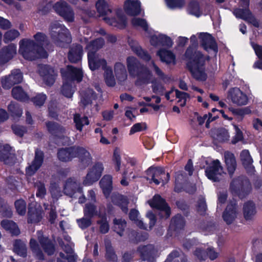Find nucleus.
I'll return each instance as SVG.
<instances>
[{"instance_id":"4be33fe9","label":"nucleus","mask_w":262,"mask_h":262,"mask_svg":"<svg viewBox=\"0 0 262 262\" xmlns=\"http://www.w3.org/2000/svg\"><path fill=\"white\" fill-rule=\"evenodd\" d=\"M88 60L90 70L94 71L102 68H106L107 62L105 59L99 57L98 54H88Z\"/></svg>"},{"instance_id":"e2e57ef3","label":"nucleus","mask_w":262,"mask_h":262,"mask_svg":"<svg viewBox=\"0 0 262 262\" xmlns=\"http://www.w3.org/2000/svg\"><path fill=\"white\" fill-rule=\"evenodd\" d=\"M69 82L66 81L63 83L61 88V93L65 97L70 98L73 97L74 91L72 90V84Z\"/></svg>"},{"instance_id":"4468645a","label":"nucleus","mask_w":262,"mask_h":262,"mask_svg":"<svg viewBox=\"0 0 262 262\" xmlns=\"http://www.w3.org/2000/svg\"><path fill=\"white\" fill-rule=\"evenodd\" d=\"M237 214V203L235 200L233 199L228 202L223 213L222 217L227 225H230L236 217Z\"/></svg>"},{"instance_id":"2eb2a0df","label":"nucleus","mask_w":262,"mask_h":262,"mask_svg":"<svg viewBox=\"0 0 262 262\" xmlns=\"http://www.w3.org/2000/svg\"><path fill=\"white\" fill-rule=\"evenodd\" d=\"M201 46L206 51L212 50L215 53L218 52V46L214 38L210 34L202 32L199 35Z\"/></svg>"},{"instance_id":"72a5a7b5","label":"nucleus","mask_w":262,"mask_h":262,"mask_svg":"<svg viewBox=\"0 0 262 262\" xmlns=\"http://www.w3.org/2000/svg\"><path fill=\"white\" fill-rule=\"evenodd\" d=\"M225 162L228 172L230 176H232L236 168V162L234 154L229 151L224 153Z\"/></svg>"},{"instance_id":"473e14b6","label":"nucleus","mask_w":262,"mask_h":262,"mask_svg":"<svg viewBox=\"0 0 262 262\" xmlns=\"http://www.w3.org/2000/svg\"><path fill=\"white\" fill-rule=\"evenodd\" d=\"M157 55L158 56L160 60L163 62H165L167 64L172 63L175 64L176 63V55L170 50L162 48L158 51Z\"/></svg>"},{"instance_id":"412c9836","label":"nucleus","mask_w":262,"mask_h":262,"mask_svg":"<svg viewBox=\"0 0 262 262\" xmlns=\"http://www.w3.org/2000/svg\"><path fill=\"white\" fill-rule=\"evenodd\" d=\"M16 53V46L10 43L0 50V64H4L13 58Z\"/></svg>"},{"instance_id":"20e7f679","label":"nucleus","mask_w":262,"mask_h":262,"mask_svg":"<svg viewBox=\"0 0 262 262\" xmlns=\"http://www.w3.org/2000/svg\"><path fill=\"white\" fill-rule=\"evenodd\" d=\"M50 35L53 43L57 47L64 48L72 42V36L68 29L59 23H52Z\"/></svg>"},{"instance_id":"bb28decb","label":"nucleus","mask_w":262,"mask_h":262,"mask_svg":"<svg viewBox=\"0 0 262 262\" xmlns=\"http://www.w3.org/2000/svg\"><path fill=\"white\" fill-rule=\"evenodd\" d=\"M42 213L41 209L37 208L29 204L27 213L28 223L35 224L40 222L42 219Z\"/></svg>"},{"instance_id":"37998d69","label":"nucleus","mask_w":262,"mask_h":262,"mask_svg":"<svg viewBox=\"0 0 262 262\" xmlns=\"http://www.w3.org/2000/svg\"><path fill=\"white\" fill-rule=\"evenodd\" d=\"M188 11L189 13L199 17L203 15V10L200 8L199 3L196 0H191L188 5Z\"/></svg>"},{"instance_id":"0e129e2a","label":"nucleus","mask_w":262,"mask_h":262,"mask_svg":"<svg viewBox=\"0 0 262 262\" xmlns=\"http://www.w3.org/2000/svg\"><path fill=\"white\" fill-rule=\"evenodd\" d=\"M47 99L45 94H38L35 96L31 99V101L33 102L35 106L40 107L43 105Z\"/></svg>"},{"instance_id":"a18cd8bd","label":"nucleus","mask_w":262,"mask_h":262,"mask_svg":"<svg viewBox=\"0 0 262 262\" xmlns=\"http://www.w3.org/2000/svg\"><path fill=\"white\" fill-rule=\"evenodd\" d=\"M114 72L116 77L119 80H124L127 77L125 67L121 62H116L115 64Z\"/></svg>"},{"instance_id":"8fccbe9b","label":"nucleus","mask_w":262,"mask_h":262,"mask_svg":"<svg viewBox=\"0 0 262 262\" xmlns=\"http://www.w3.org/2000/svg\"><path fill=\"white\" fill-rule=\"evenodd\" d=\"M105 259L110 262H117L118 257L111 244L105 246Z\"/></svg>"},{"instance_id":"a211bd4d","label":"nucleus","mask_w":262,"mask_h":262,"mask_svg":"<svg viewBox=\"0 0 262 262\" xmlns=\"http://www.w3.org/2000/svg\"><path fill=\"white\" fill-rule=\"evenodd\" d=\"M63 192L66 195L72 198H76L75 194L78 192L82 194V188L73 179L68 178L64 185Z\"/></svg>"},{"instance_id":"b1692460","label":"nucleus","mask_w":262,"mask_h":262,"mask_svg":"<svg viewBox=\"0 0 262 262\" xmlns=\"http://www.w3.org/2000/svg\"><path fill=\"white\" fill-rule=\"evenodd\" d=\"M126 63L129 74L134 77H136V75L145 67L134 56L128 57L126 59Z\"/></svg>"},{"instance_id":"864d4df0","label":"nucleus","mask_w":262,"mask_h":262,"mask_svg":"<svg viewBox=\"0 0 262 262\" xmlns=\"http://www.w3.org/2000/svg\"><path fill=\"white\" fill-rule=\"evenodd\" d=\"M196 209L200 215H205L207 210V205L205 198L201 196L199 198L196 205Z\"/></svg>"},{"instance_id":"c85d7f7f","label":"nucleus","mask_w":262,"mask_h":262,"mask_svg":"<svg viewBox=\"0 0 262 262\" xmlns=\"http://www.w3.org/2000/svg\"><path fill=\"white\" fill-rule=\"evenodd\" d=\"M38 242L44 252L49 256L54 254L55 251V246L54 242L48 236L43 235L38 236Z\"/></svg>"},{"instance_id":"49530a36","label":"nucleus","mask_w":262,"mask_h":262,"mask_svg":"<svg viewBox=\"0 0 262 262\" xmlns=\"http://www.w3.org/2000/svg\"><path fill=\"white\" fill-rule=\"evenodd\" d=\"M113 224H114V231L120 236H123L125 228L126 226V222L121 219L115 218L113 220Z\"/></svg>"},{"instance_id":"aec40b11","label":"nucleus","mask_w":262,"mask_h":262,"mask_svg":"<svg viewBox=\"0 0 262 262\" xmlns=\"http://www.w3.org/2000/svg\"><path fill=\"white\" fill-rule=\"evenodd\" d=\"M82 39L87 43L85 49L88 51V54H98L97 52L103 47L105 43L104 39L102 37L96 38L89 42L88 38L84 37L80 40L81 43L83 42Z\"/></svg>"},{"instance_id":"13d9d810","label":"nucleus","mask_w":262,"mask_h":262,"mask_svg":"<svg viewBox=\"0 0 262 262\" xmlns=\"http://www.w3.org/2000/svg\"><path fill=\"white\" fill-rule=\"evenodd\" d=\"M104 76L105 82L108 86L113 87L115 85L116 80L112 69H106Z\"/></svg>"},{"instance_id":"6e6552de","label":"nucleus","mask_w":262,"mask_h":262,"mask_svg":"<svg viewBox=\"0 0 262 262\" xmlns=\"http://www.w3.org/2000/svg\"><path fill=\"white\" fill-rule=\"evenodd\" d=\"M61 74L62 78L66 81L70 82L74 81L80 82L82 80L83 77L82 69L71 65L68 66L66 70H61Z\"/></svg>"},{"instance_id":"f257e3e1","label":"nucleus","mask_w":262,"mask_h":262,"mask_svg":"<svg viewBox=\"0 0 262 262\" xmlns=\"http://www.w3.org/2000/svg\"><path fill=\"white\" fill-rule=\"evenodd\" d=\"M190 45L186 50L184 56L187 59L186 67L192 77L197 81H205L207 79V74L205 71L206 60L210 57L205 56L201 51L194 50L198 46V39L195 35L190 37Z\"/></svg>"},{"instance_id":"4c0bfd02","label":"nucleus","mask_w":262,"mask_h":262,"mask_svg":"<svg viewBox=\"0 0 262 262\" xmlns=\"http://www.w3.org/2000/svg\"><path fill=\"white\" fill-rule=\"evenodd\" d=\"M256 213V207L254 202L249 201L244 203L243 214L246 220H251Z\"/></svg>"},{"instance_id":"6e6d98bb","label":"nucleus","mask_w":262,"mask_h":262,"mask_svg":"<svg viewBox=\"0 0 262 262\" xmlns=\"http://www.w3.org/2000/svg\"><path fill=\"white\" fill-rule=\"evenodd\" d=\"M19 35L20 33L17 30L10 29L4 34L3 41L5 43H8L9 42L14 40Z\"/></svg>"},{"instance_id":"39448f33","label":"nucleus","mask_w":262,"mask_h":262,"mask_svg":"<svg viewBox=\"0 0 262 262\" xmlns=\"http://www.w3.org/2000/svg\"><path fill=\"white\" fill-rule=\"evenodd\" d=\"M230 190L233 195L242 199L249 194L251 186L248 179L238 177L232 180L230 184Z\"/></svg>"},{"instance_id":"7ed1b4c3","label":"nucleus","mask_w":262,"mask_h":262,"mask_svg":"<svg viewBox=\"0 0 262 262\" xmlns=\"http://www.w3.org/2000/svg\"><path fill=\"white\" fill-rule=\"evenodd\" d=\"M57 157L62 162H68L77 158L84 167H88L92 161L90 152L85 148L76 145L58 148Z\"/></svg>"},{"instance_id":"0eeeda50","label":"nucleus","mask_w":262,"mask_h":262,"mask_svg":"<svg viewBox=\"0 0 262 262\" xmlns=\"http://www.w3.org/2000/svg\"><path fill=\"white\" fill-rule=\"evenodd\" d=\"M148 203L152 209L158 210L161 212H164L165 214L162 217L167 219L170 217L171 213V208L165 199L160 194H155L151 200L148 201Z\"/></svg>"},{"instance_id":"ea45409f","label":"nucleus","mask_w":262,"mask_h":262,"mask_svg":"<svg viewBox=\"0 0 262 262\" xmlns=\"http://www.w3.org/2000/svg\"><path fill=\"white\" fill-rule=\"evenodd\" d=\"M137 251L140 254L141 258L146 261L154 257V249L151 245L140 246L138 247Z\"/></svg>"},{"instance_id":"393cba45","label":"nucleus","mask_w":262,"mask_h":262,"mask_svg":"<svg viewBox=\"0 0 262 262\" xmlns=\"http://www.w3.org/2000/svg\"><path fill=\"white\" fill-rule=\"evenodd\" d=\"M83 52V47L81 45H73L68 53V60L71 63H78L82 59Z\"/></svg>"},{"instance_id":"423d86ee","label":"nucleus","mask_w":262,"mask_h":262,"mask_svg":"<svg viewBox=\"0 0 262 262\" xmlns=\"http://www.w3.org/2000/svg\"><path fill=\"white\" fill-rule=\"evenodd\" d=\"M147 180H150L156 185L161 183L163 184L167 183L170 179V174L166 173L164 168L160 166H151L146 170Z\"/></svg>"},{"instance_id":"c03bdc74","label":"nucleus","mask_w":262,"mask_h":262,"mask_svg":"<svg viewBox=\"0 0 262 262\" xmlns=\"http://www.w3.org/2000/svg\"><path fill=\"white\" fill-rule=\"evenodd\" d=\"M96 7L100 16H103L112 13V9L105 0H98L96 4Z\"/></svg>"},{"instance_id":"de8ad7c7","label":"nucleus","mask_w":262,"mask_h":262,"mask_svg":"<svg viewBox=\"0 0 262 262\" xmlns=\"http://www.w3.org/2000/svg\"><path fill=\"white\" fill-rule=\"evenodd\" d=\"M8 111L13 117H20L23 114V110L20 105L12 101L8 105Z\"/></svg>"},{"instance_id":"680f3d73","label":"nucleus","mask_w":262,"mask_h":262,"mask_svg":"<svg viewBox=\"0 0 262 262\" xmlns=\"http://www.w3.org/2000/svg\"><path fill=\"white\" fill-rule=\"evenodd\" d=\"M241 157L245 167H248L252 164L253 160L248 150H243L241 154Z\"/></svg>"},{"instance_id":"9b49d317","label":"nucleus","mask_w":262,"mask_h":262,"mask_svg":"<svg viewBox=\"0 0 262 262\" xmlns=\"http://www.w3.org/2000/svg\"><path fill=\"white\" fill-rule=\"evenodd\" d=\"M44 153L39 149L35 150V155L31 164L26 168V175L31 177L33 176L41 167L44 160Z\"/></svg>"},{"instance_id":"603ef678","label":"nucleus","mask_w":262,"mask_h":262,"mask_svg":"<svg viewBox=\"0 0 262 262\" xmlns=\"http://www.w3.org/2000/svg\"><path fill=\"white\" fill-rule=\"evenodd\" d=\"M252 14L249 8H236L234 11V14L236 17L242 19L246 21Z\"/></svg>"},{"instance_id":"9d476101","label":"nucleus","mask_w":262,"mask_h":262,"mask_svg":"<svg viewBox=\"0 0 262 262\" xmlns=\"http://www.w3.org/2000/svg\"><path fill=\"white\" fill-rule=\"evenodd\" d=\"M53 9L66 20L69 22H73L74 20V12L66 2L60 1L56 3L53 6Z\"/></svg>"},{"instance_id":"e433bc0d","label":"nucleus","mask_w":262,"mask_h":262,"mask_svg":"<svg viewBox=\"0 0 262 262\" xmlns=\"http://www.w3.org/2000/svg\"><path fill=\"white\" fill-rule=\"evenodd\" d=\"M129 45L132 51L140 58L146 61H149L151 59V56L147 51L144 50L140 46L136 45L134 41H129Z\"/></svg>"},{"instance_id":"f03ea898","label":"nucleus","mask_w":262,"mask_h":262,"mask_svg":"<svg viewBox=\"0 0 262 262\" xmlns=\"http://www.w3.org/2000/svg\"><path fill=\"white\" fill-rule=\"evenodd\" d=\"M33 37L36 41L24 38L19 41V52L26 60H36L38 58H46L48 52L43 48L48 42L47 35L42 32H37Z\"/></svg>"},{"instance_id":"c756f323","label":"nucleus","mask_w":262,"mask_h":262,"mask_svg":"<svg viewBox=\"0 0 262 262\" xmlns=\"http://www.w3.org/2000/svg\"><path fill=\"white\" fill-rule=\"evenodd\" d=\"M97 99V94L92 89H88L83 91L81 94V105L85 107L89 104H91L93 100Z\"/></svg>"},{"instance_id":"4d7b16f0","label":"nucleus","mask_w":262,"mask_h":262,"mask_svg":"<svg viewBox=\"0 0 262 262\" xmlns=\"http://www.w3.org/2000/svg\"><path fill=\"white\" fill-rule=\"evenodd\" d=\"M14 206L17 213L21 216L25 215L26 213V202L22 199H18L15 201Z\"/></svg>"},{"instance_id":"774afa93","label":"nucleus","mask_w":262,"mask_h":262,"mask_svg":"<svg viewBox=\"0 0 262 262\" xmlns=\"http://www.w3.org/2000/svg\"><path fill=\"white\" fill-rule=\"evenodd\" d=\"M113 161L115 165V170L119 171L120 169L121 159L119 152L117 149H115L113 153Z\"/></svg>"},{"instance_id":"f3484780","label":"nucleus","mask_w":262,"mask_h":262,"mask_svg":"<svg viewBox=\"0 0 262 262\" xmlns=\"http://www.w3.org/2000/svg\"><path fill=\"white\" fill-rule=\"evenodd\" d=\"M228 97L231 99L233 103L238 105H246L248 101L247 95L238 88L230 89L228 92Z\"/></svg>"},{"instance_id":"cd10ccee","label":"nucleus","mask_w":262,"mask_h":262,"mask_svg":"<svg viewBox=\"0 0 262 262\" xmlns=\"http://www.w3.org/2000/svg\"><path fill=\"white\" fill-rule=\"evenodd\" d=\"M111 201L114 205L119 207L123 213H128L129 201L127 196L119 193L113 194L111 196Z\"/></svg>"},{"instance_id":"58836bf2","label":"nucleus","mask_w":262,"mask_h":262,"mask_svg":"<svg viewBox=\"0 0 262 262\" xmlns=\"http://www.w3.org/2000/svg\"><path fill=\"white\" fill-rule=\"evenodd\" d=\"M11 94L14 99L20 102H26L29 99L28 95L21 86L13 87Z\"/></svg>"},{"instance_id":"f704fd0d","label":"nucleus","mask_w":262,"mask_h":262,"mask_svg":"<svg viewBox=\"0 0 262 262\" xmlns=\"http://www.w3.org/2000/svg\"><path fill=\"white\" fill-rule=\"evenodd\" d=\"M185 225V221L184 218L181 214L178 213L171 218L169 228L174 231L179 232L183 229Z\"/></svg>"},{"instance_id":"dca6fc26","label":"nucleus","mask_w":262,"mask_h":262,"mask_svg":"<svg viewBox=\"0 0 262 262\" xmlns=\"http://www.w3.org/2000/svg\"><path fill=\"white\" fill-rule=\"evenodd\" d=\"M46 127L48 133L54 138L62 139L66 133V128L61 124L53 121H47L45 123Z\"/></svg>"},{"instance_id":"5701e85b","label":"nucleus","mask_w":262,"mask_h":262,"mask_svg":"<svg viewBox=\"0 0 262 262\" xmlns=\"http://www.w3.org/2000/svg\"><path fill=\"white\" fill-rule=\"evenodd\" d=\"M150 43L154 47L158 46L171 48L173 45V41L171 38L163 34L158 35H153L150 37Z\"/></svg>"},{"instance_id":"3c124183","label":"nucleus","mask_w":262,"mask_h":262,"mask_svg":"<svg viewBox=\"0 0 262 262\" xmlns=\"http://www.w3.org/2000/svg\"><path fill=\"white\" fill-rule=\"evenodd\" d=\"M84 215L91 219L98 215V211L96 206L92 203H86L83 209Z\"/></svg>"},{"instance_id":"a878e982","label":"nucleus","mask_w":262,"mask_h":262,"mask_svg":"<svg viewBox=\"0 0 262 262\" xmlns=\"http://www.w3.org/2000/svg\"><path fill=\"white\" fill-rule=\"evenodd\" d=\"M124 9L128 15H139L141 10V3L138 0H126L124 3Z\"/></svg>"},{"instance_id":"1a4fd4ad","label":"nucleus","mask_w":262,"mask_h":262,"mask_svg":"<svg viewBox=\"0 0 262 262\" xmlns=\"http://www.w3.org/2000/svg\"><path fill=\"white\" fill-rule=\"evenodd\" d=\"M38 73L47 85L51 86L54 84L57 74L52 67L48 64H39Z\"/></svg>"},{"instance_id":"09e8293b","label":"nucleus","mask_w":262,"mask_h":262,"mask_svg":"<svg viewBox=\"0 0 262 262\" xmlns=\"http://www.w3.org/2000/svg\"><path fill=\"white\" fill-rule=\"evenodd\" d=\"M11 147L8 144H0V161L6 162L11 155Z\"/></svg>"},{"instance_id":"bf43d9fd","label":"nucleus","mask_w":262,"mask_h":262,"mask_svg":"<svg viewBox=\"0 0 262 262\" xmlns=\"http://www.w3.org/2000/svg\"><path fill=\"white\" fill-rule=\"evenodd\" d=\"M131 24L134 27H140L145 31H147L148 25L145 19L139 17H134L131 20Z\"/></svg>"},{"instance_id":"f8f14e48","label":"nucleus","mask_w":262,"mask_h":262,"mask_svg":"<svg viewBox=\"0 0 262 262\" xmlns=\"http://www.w3.org/2000/svg\"><path fill=\"white\" fill-rule=\"evenodd\" d=\"M103 166L101 162H96L88 172L83 181L85 185H91L97 182L101 177L103 170Z\"/></svg>"},{"instance_id":"69168bd1","label":"nucleus","mask_w":262,"mask_h":262,"mask_svg":"<svg viewBox=\"0 0 262 262\" xmlns=\"http://www.w3.org/2000/svg\"><path fill=\"white\" fill-rule=\"evenodd\" d=\"M168 7L171 9L181 8L185 4V0H165Z\"/></svg>"},{"instance_id":"c9c22d12","label":"nucleus","mask_w":262,"mask_h":262,"mask_svg":"<svg viewBox=\"0 0 262 262\" xmlns=\"http://www.w3.org/2000/svg\"><path fill=\"white\" fill-rule=\"evenodd\" d=\"M13 251L20 257H26L27 255L26 244L20 239H15L13 243Z\"/></svg>"},{"instance_id":"79ce46f5","label":"nucleus","mask_w":262,"mask_h":262,"mask_svg":"<svg viewBox=\"0 0 262 262\" xmlns=\"http://www.w3.org/2000/svg\"><path fill=\"white\" fill-rule=\"evenodd\" d=\"M214 138L220 142H227L229 140V134L228 130L224 127H220L212 131Z\"/></svg>"},{"instance_id":"052dcab7","label":"nucleus","mask_w":262,"mask_h":262,"mask_svg":"<svg viewBox=\"0 0 262 262\" xmlns=\"http://www.w3.org/2000/svg\"><path fill=\"white\" fill-rule=\"evenodd\" d=\"M11 129L13 133L17 137L23 138L25 134H26L28 129L27 127L18 124H13L11 125Z\"/></svg>"},{"instance_id":"5fc2aeb1","label":"nucleus","mask_w":262,"mask_h":262,"mask_svg":"<svg viewBox=\"0 0 262 262\" xmlns=\"http://www.w3.org/2000/svg\"><path fill=\"white\" fill-rule=\"evenodd\" d=\"M30 247L33 253H35L40 259H44V255L37 241L33 238L30 241Z\"/></svg>"},{"instance_id":"6ab92c4d","label":"nucleus","mask_w":262,"mask_h":262,"mask_svg":"<svg viewBox=\"0 0 262 262\" xmlns=\"http://www.w3.org/2000/svg\"><path fill=\"white\" fill-rule=\"evenodd\" d=\"M220 170H222V167L219 160H213L211 164L205 169V174L207 178L213 182L220 181L218 175H221Z\"/></svg>"},{"instance_id":"ddd939ff","label":"nucleus","mask_w":262,"mask_h":262,"mask_svg":"<svg viewBox=\"0 0 262 262\" xmlns=\"http://www.w3.org/2000/svg\"><path fill=\"white\" fill-rule=\"evenodd\" d=\"M23 78V74L19 69L12 70L11 74L2 79V87L6 90H9L15 84L21 82Z\"/></svg>"},{"instance_id":"2f4dec72","label":"nucleus","mask_w":262,"mask_h":262,"mask_svg":"<svg viewBox=\"0 0 262 262\" xmlns=\"http://www.w3.org/2000/svg\"><path fill=\"white\" fill-rule=\"evenodd\" d=\"M103 19L111 26L117 27L121 29H125L127 26V19L123 14H118L117 19L115 17H104Z\"/></svg>"},{"instance_id":"338daca9","label":"nucleus","mask_w":262,"mask_h":262,"mask_svg":"<svg viewBox=\"0 0 262 262\" xmlns=\"http://www.w3.org/2000/svg\"><path fill=\"white\" fill-rule=\"evenodd\" d=\"M6 183L8 188L11 191H15L17 189L18 181L15 179L13 176H9L6 179Z\"/></svg>"},{"instance_id":"7c9ffc66","label":"nucleus","mask_w":262,"mask_h":262,"mask_svg":"<svg viewBox=\"0 0 262 262\" xmlns=\"http://www.w3.org/2000/svg\"><path fill=\"white\" fill-rule=\"evenodd\" d=\"M136 77H137V79L135 81V85H142L150 83L152 73L146 67H145L136 75Z\"/></svg>"},{"instance_id":"a19ab883","label":"nucleus","mask_w":262,"mask_h":262,"mask_svg":"<svg viewBox=\"0 0 262 262\" xmlns=\"http://www.w3.org/2000/svg\"><path fill=\"white\" fill-rule=\"evenodd\" d=\"M1 225L5 230L13 235H17L20 233L17 225L13 221L3 220L1 221Z\"/></svg>"}]
</instances>
